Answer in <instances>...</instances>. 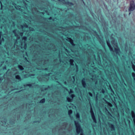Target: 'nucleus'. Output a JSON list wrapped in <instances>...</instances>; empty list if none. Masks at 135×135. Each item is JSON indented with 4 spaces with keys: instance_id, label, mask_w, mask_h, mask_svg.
Listing matches in <instances>:
<instances>
[{
    "instance_id": "obj_39",
    "label": "nucleus",
    "mask_w": 135,
    "mask_h": 135,
    "mask_svg": "<svg viewBox=\"0 0 135 135\" xmlns=\"http://www.w3.org/2000/svg\"><path fill=\"white\" fill-rule=\"evenodd\" d=\"M31 30L32 31H33V28H31Z\"/></svg>"
},
{
    "instance_id": "obj_16",
    "label": "nucleus",
    "mask_w": 135,
    "mask_h": 135,
    "mask_svg": "<svg viewBox=\"0 0 135 135\" xmlns=\"http://www.w3.org/2000/svg\"><path fill=\"white\" fill-rule=\"evenodd\" d=\"M90 113L91 117L95 115H94V114L93 112V111L91 108V109H90Z\"/></svg>"
},
{
    "instance_id": "obj_37",
    "label": "nucleus",
    "mask_w": 135,
    "mask_h": 135,
    "mask_svg": "<svg viewBox=\"0 0 135 135\" xmlns=\"http://www.w3.org/2000/svg\"><path fill=\"white\" fill-rule=\"evenodd\" d=\"M40 13L41 14L44 15V13L43 12H40Z\"/></svg>"
},
{
    "instance_id": "obj_5",
    "label": "nucleus",
    "mask_w": 135,
    "mask_h": 135,
    "mask_svg": "<svg viewBox=\"0 0 135 135\" xmlns=\"http://www.w3.org/2000/svg\"><path fill=\"white\" fill-rule=\"evenodd\" d=\"M81 83L83 87L84 88H86V83L85 81V79L83 78L81 80Z\"/></svg>"
},
{
    "instance_id": "obj_26",
    "label": "nucleus",
    "mask_w": 135,
    "mask_h": 135,
    "mask_svg": "<svg viewBox=\"0 0 135 135\" xmlns=\"http://www.w3.org/2000/svg\"><path fill=\"white\" fill-rule=\"evenodd\" d=\"M68 93H74V92L73 91H69V92H68ZM75 93H82L81 92H75Z\"/></svg>"
},
{
    "instance_id": "obj_17",
    "label": "nucleus",
    "mask_w": 135,
    "mask_h": 135,
    "mask_svg": "<svg viewBox=\"0 0 135 135\" xmlns=\"http://www.w3.org/2000/svg\"><path fill=\"white\" fill-rule=\"evenodd\" d=\"M67 100L68 102H72L73 99L72 98H70L69 97L67 98Z\"/></svg>"
},
{
    "instance_id": "obj_34",
    "label": "nucleus",
    "mask_w": 135,
    "mask_h": 135,
    "mask_svg": "<svg viewBox=\"0 0 135 135\" xmlns=\"http://www.w3.org/2000/svg\"><path fill=\"white\" fill-rule=\"evenodd\" d=\"M3 79V78L2 77H1L0 78V80L1 81H2Z\"/></svg>"
},
{
    "instance_id": "obj_10",
    "label": "nucleus",
    "mask_w": 135,
    "mask_h": 135,
    "mask_svg": "<svg viewBox=\"0 0 135 135\" xmlns=\"http://www.w3.org/2000/svg\"><path fill=\"white\" fill-rule=\"evenodd\" d=\"M65 3L66 4L68 5L69 6H72L74 5V4L73 3L69 2L68 1H66Z\"/></svg>"
},
{
    "instance_id": "obj_49",
    "label": "nucleus",
    "mask_w": 135,
    "mask_h": 135,
    "mask_svg": "<svg viewBox=\"0 0 135 135\" xmlns=\"http://www.w3.org/2000/svg\"><path fill=\"white\" fill-rule=\"evenodd\" d=\"M1 93H3L2 92ZM4 93H6V92H4Z\"/></svg>"
},
{
    "instance_id": "obj_45",
    "label": "nucleus",
    "mask_w": 135,
    "mask_h": 135,
    "mask_svg": "<svg viewBox=\"0 0 135 135\" xmlns=\"http://www.w3.org/2000/svg\"><path fill=\"white\" fill-rule=\"evenodd\" d=\"M94 32L95 33H97V32H96V31H94Z\"/></svg>"
},
{
    "instance_id": "obj_20",
    "label": "nucleus",
    "mask_w": 135,
    "mask_h": 135,
    "mask_svg": "<svg viewBox=\"0 0 135 135\" xmlns=\"http://www.w3.org/2000/svg\"><path fill=\"white\" fill-rule=\"evenodd\" d=\"M72 110L71 109H70L68 111V114L69 115H70L72 113Z\"/></svg>"
},
{
    "instance_id": "obj_38",
    "label": "nucleus",
    "mask_w": 135,
    "mask_h": 135,
    "mask_svg": "<svg viewBox=\"0 0 135 135\" xmlns=\"http://www.w3.org/2000/svg\"><path fill=\"white\" fill-rule=\"evenodd\" d=\"M20 91H16V92H14L13 93H20Z\"/></svg>"
},
{
    "instance_id": "obj_46",
    "label": "nucleus",
    "mask_w": 135,
    "mask_h": 135,
    "mask_svg": "<svg viewBox=\"0 0 135 135\" xmlns=\"http://www.w3.org/2000/svg\"><path fill=\"white\" fill-rule=\"evenodd\" d=\"M64 83L65 84H66V82L65 81V82H64Z\"/></svg>"
},
{
    "instance_id": "obj_6",
    "label": "nucleus",
    "mask_w": 135,
    "mask_h": 135,
    "mask_svg": "<svg viewBox=\"0 0 135 135\" xmlns=\"http://www.w3.org/2000/svg\"><path fill=\"white\" fill-rule=\"evenodd\" d=\"M66 40L69 42L70 44L73 46H75V44L74 43L73 40L70 37H68Z\"/></svg>"
},
{
    "instance_id": "obj_44",
    "label": "nucleus",
    "mask_w": 135,
    "mask_h": 135,
    "mask_svg": "<svg viewBox=\"0 0 135 135\" xmlns=\"http://www.w3.org/2000/svg\"><path fill=\"white\" fill-rule=\"evenodd\" d=\"M108 113L110 115H111L110 113L109 112H108Z\"/></svg>"
},
{
    "instance_id": "obj_30",
    "label": "nucleus",
    "mask_w": 135,
    "mask_h": 135,
    "mask_svg": "<svg viewBox=\"0 0 135 135\" xmlns=\"http://www.w3.org/2000/svg\"><path fill=\"white\" fill-rule=\"evenodd\" d=\"M3 70H6V66H4L3 68Z\"/></svg>"
},
{
    "instance_id": "obj_32",
    "label": "nucleus",
    "mask_w": 135,
    "mask_h": 135,
    "mask_svg": "<svg viewBox=\"0 0 135 135\" xmlns=\"http://www.w3.org/2000/svg\"><path fill=\"white\" fill-rule=\"evenodd\" d=\"M26 43L24 45V48L25 49H26Z\"/></svg>"
},
{
    "instance_id": "obj_18",
    "label": "nucleus",
    "mask_w": 135,
    "mask_h": 135,
    "mask_svg": "<svg viewBox=\"0 0 135 135\" xmlns=\"http://www.w3.org/2000/svg\"><path fill=\"white\" fill-rule=\"evenodd\" d=\"M83 93H91L90 92H84V93L83 92ZM92 93H109L108 92H105L104 91H103L102 92H95L94 91V92H92Z\"/></svg>"
},
{
    "instance_id": "obj_7",
    "label": "nucleus",
    "mask_w": 135,
    "mask_h": 135,
    "mask_svg": "<svg viewBox=\"0 0 135 135\" xmlns=\"http://www.w3.org/2000/svg\"><path fill=\"white\" fill-rule=\"evenodd\" d=\"M117 48H115L114 49L115 52L117 55H119V53L120 52V50L117 46Z\"/></svg>"
},
{
    "instance_id": "obj_50",
    "label": "nucleus",
    "mask_w": 135,
    "mask_h": 135,
    "mask_svg": "<svg viewBox=\"0 0 135 135\" xmlns=\"http://www.w3.org/2000/svg\"><path fill=\"white\" fill-rule=\"evenodd\" d=\"M8 93H11L10 92H8Z\"/></svg>"
},
{
    "instance_id": "obj_52",
    "label": "nucleus",
    "mask_w": 135,
    "mask_h": 135,
    "mask_svg": "<svg viewBox=\"0 0 135 135\" xmlns=\"http://www.w3.org/2000/svg\"><path fill=\"white\" fill-rule=\"evenodd\" d=\"M39 93H41V92H39Z\"/></svg>"
},
{
    "instance_id": "obj_43",
    "label": "nucleus",
    "mask_w": 135,
    "mask_h": 135,
    "mask_svg": "<svg viewBox=\"0 0 135 135\" xmlns=\"http://www.w3.org/2000/svg\"><path fill=\"white\" fill-rule=\"evenodd\" d=\"M95 84H97V81L95 82Z\"/></svg>"
},
{
    "instance_id": "obj_48",
    "label": "nucleus",
    "mask_w": 135,
    "mask_h": 135,
    "mask_svg": "<svg viewBox=\"0 0 135 135\" xmlns=\"http://www.w3.org/2000/svg\"><path fill=\"white\" fill-rule=\"evenodd\" d=\"M57 83H59V81H57Z\"/></svg>"
},
{
    "instance_id": "obj_11",
    "label": "nucleus",
    "mask_w": 135,
    "mask_h": 135,
    "mask_svg": "<svg viewBox=\"0 0 135 135\" xmlns=\"http://www.w3.org/2000/svg\"><path fill=\"white\" fill-rule=\"evenodd\" d=\"M15 78L16 79L20 81L21 80V78L20 75H17L16 76Z\"/></svg>"
},
{
    "instance_id": "obj_35",
    "label": "nucleus",
    "mask_w": 135,
    "mask_h": 135,
    "mask_svg": "<svg viewBox=\"0 0 135 135\" xmlns=\"http://www.w3.org/2000/svg\"><path fill=\"white\" fill-rule=\"evenodd\" d=\"M24 26L26 27H27L28 26L26 24L24 25Z\"/></svg>"
},
{
    "instance_id": "obj_21",
    "label": "nucleus",
    "mask_w": 135,
    "mask_h": 135,
    "mask_svg": "<svg viewBox=\"0 0 135 135\" xmlns=\"http://www.w3.org/2000/svg\"><path fill=\"white\" fill-rule=\"evenodd\" d=\"M108 46L109 47V49L111 51H113V48H112L110 44L109 45H108Z\"/></svg>"
},
{
    "instance_id": "obj_22",
    "label": "nucleus",
    "mask_w": 135,
    "mask_h": 135,
    "mask_svg": "<svg viewBox=\"0 0 135 135\" xmlns=\"http://www.w3.org/2000/svg\"><path fill=\"white\" fill-rule=\"evenodd\" d=\"M2 33L1 32H0V44H1L2 42Z\"/></svg>"
},
{
    "instance_id": "obj_8",
    "label": "nucleus",
    "mask_w": 135,
    "mask_h": 135,
    "mask_svg": "<svg viewBox=\"0 0 135 135\" xmlns=\"http://www.w3.org/2000/svg\"><path fill=\"white\" fill-rule=\"evenodd\" d=\"M25 87H29L31 88L32 87V85L31 83L26 84L23 85Z\"/></svg>"
},
{
    "instance_id": "obj_36",
    "label": "nucleus",
    "mask_w": 135,
    "mask_h": 135,
    "mask_svg": "<svg viewBox=\"0 0 135 135\" xmlns=\"http://www.w3.org/2000/svg\"><path fill=\"white\" fill-rule=\"evenodd\" d=\"M48 70V69L47 68H45L44 69V70H45V71H47V70Z\"/></svg>"
},
{
    "instance_id": "obj_25",
    "label": "nucleus",
    "mask_w": 135,
    "mask_h": 135,
    "mask_svg": "<svg viewBox=\"0 0 135 135\" xmlns=\"http://www.w3.org/2000/svg\"><path fill=\"white\" fill-rule=\"evenodd\" d=\"M107 44L108 46V45H109L110 44V43L109 40H108V41L107 40Z\"/></svg>"
},
{
    "instance_id": "obj_19",
    "label": "nucleus",
    "mask_w": 135,
    "mask_h": 135,
    "mask_svg": "<svg viewBox=\"0 0 135 135\" xmlns=\"http://www.w3.org/2000/svg\"><path fill=\"white\" fill-rule=\"evenodd\" d=\"M69 62L70 63V64L71 65L73 66L74 65V64H73V62H74V60L73 59H70Z\"/></svg>"
},
{
    "instance_id": "obj_9",
    "label": "nucleus",
    "mask_w": 135,
    "mask_h": 135,
    "mask_svg": "<svg viewBox=\"0 0 135 135\" xmlns=\"http://www.w3.org/2000/svg\"><path fill=\"white\" fill-rule=\"evenodd\" d=\"M109 126L110 127L112 130L114 131L115 130L114 126L113 124H109Z\"/></svg>"
},
{
    "instance_id": "obj_40",
    "label": "nucleus",
    "mask_w": 135,
    "mask_h": 135,
    "mask_svg": "<svg viewBox=\"0 0 135 135\" xmlns=\"http://www.w3.org/2000/svg\"><path fill=\"white\" fill-rule=\"evenodd\" d=\"M24 93H28L27 92H24ZM30 93H37L36 92H31Z\"/></svg>"
},
{
    "instance_id": "obj_33",
    "label": "nucleus",
    "mask_w": 135,
    "mask_h": 135,
    "mask_svg": "<svg viewBox=\"0 0 135 135\" xmlns=\"http://www.w3.org/2000/svg\"><path fill=\"white\" fill-rule=\"evenodd\" d=\"M20 34L21 36H22L23 35V33L22 32H20Z\"/></svg>"
},
{
    "instance_id": "obj_24",
    "label": "nucleus",
    "mask_w": 135,
    "mask_h": 135,
    "mask_svg": "<svg viewBox=\"0 0 135 135\" xmlns=\"http://www.w3.org/2000/svg\"><path fill=\"white\" fill-rule=\"evenodd\" d=\"M47 18L49 20H52V21H54V19H52L51 17H50L49 18Z\"/></svg>"
},
{
    "instance_id": "obj_29",
    "label": "nucleus",
    "mask_w": 135,
    "mask_h": 135,
    "mask_svg": "<svg viewBox=\"0 0 135 135\" xmlns=\"http://www.w3.org/2000/svg\"><path fill=\"white\" fill-rule=\"evenodd\" d=\"M45 93H47V92H45ZM48 93H56L55 92H51L50 93V92H48ZM57 93H65V92H57Z\"/></svg>"
},
{
    "instance_id": "obj_47",
    "label": "nucleus",
    "mask_w": 135,
    "mask_h": 135,
    "mask_svg": "<svg viewBox=\"0 0 135 135\" xmlns=\"http://www.w3.org/2000/svg\"><path fill=\"white\" fill-rule=\"evenodd\" d=\"M25 59H26V60H27V58L26 57H25Z\"/></svg>"
},
{
    "instance_id": "obj_53",
    "label": "nucleus",
    "mask_w": 135,
    "mask_h": 135,
    "mask_svg": "<svg viewBox=\"0 0 135 135\" xmlns=\"http://www.w3.org/2000/svg\"><path fill=\"white\" fill-rule=\"evenodd\" d=\"M114 135H116V134Z\"/></svg>"
},
{
    "instance_id": "obj_1",
    "label": "nucleus",
    "mask_w": 135,
    "mask_h": 135,
    "mask_svg": "<svg viewBox=\"0 0 135 135\" xmlns=\"http://www.w3.org/2000/svg\"><path fill=\"white\" fill-rule=\"evenodd\" d=\"M75 124L76 128V131L78 134L80 133V135H84L83 133V130L79 122L75 121Z\"/></svg>"
},
{
    "instance_id": "obj_15",
    "label": "nucleus",
    "mask_w": 135,
    "mask_h": 135,
    "mask_svg": "<svg viewBox=\"0 0 135 135\" xmlns=\"http://www.w3.org/2000/svg\"><path fill=\"white\" fill-rule=\"evenodd\" d=\"M18 68L21 70H24V68L21 65H18Z\"/></svg>"
},
{
    "instance_id": "obj_41",
    "label": "nucleus",
    "mask_w": 135,
    "mask_h": 135,
    "mask_svg": "<svg viewBox=\"0 0 135 135\" xmlns=\"http://www.w3.org/2000/svg\"><path fill=\"white\" fill-rule=\"evenodd\" d=\"M72 78L74 79V80L75 78L74 76H72Z\"/></svg>"
},
{
    "instance_id": "obj_2",
    "label": "nucleus",
    "mask_w": 135,
    "mask_h": 135,
    "mask_svg": "<svg viewBox=\"0 0 135 135\" xmlns=\"http://www.w3.org/2000/svg\"><path fill=\"white\" fill-rule=\"evenodd\" d=\"M36 86L42 91H46L51 88L50 86L49 85H39L37 84Z\"/></svg>"
},
{
    "instance_id": "obj_13",
    "label": "nucleus",
    "mask_w": 135,
    "mask_h": 135,
    "mask_svg": "<svg viewBox=\"0 0 135 135\" xmlns=\"http://www.w3.org/2000/svg\"><path fill=\"white\" fill-rule=\"evenodd\" d=\"M77 119H79L80 118V115L79 113H77L75 115Z\"/></svg>"
},
{
    "instance_id": "obj_51",
    "label": "nucleus",
    "mask_w": 135,
    "mask_h": 135,
    "mask_svg": "<svg viewBox=\"0 0 135 135\" xmlns=\"http://www.w3.org/2000/svg\"><path fill=\"white\" fill-rule=\"evenodd\" d=\"M15 36H16V35H15Z\"/></svg>"
},
{
    "instance_id": "obj_31",
    "label": "nucleus",
    "mask_w": 135,
    "mask_h": 135,
    "mask_svg": "<svg viewBox=\"0 0 135 135\" xmlns=\"http://www.w3.org/2000/svg\"><path fill=\"white\" fill-rule=\"evenodd\" d=\"M33 122L34 123H39V121L38 120L35 121Z\"/></svg>"
},
{
    "instance_id": "obj_3",
    "label": "nucleus",
    "mask_w": 135,
    "mask_h": 135,
    "mask_svg": "<svg viewBox=\"0 0 135 135\" xmlns=\"http://www.w3.org/2000/svg\"><path fill=\"white\" fill-rule=\"evenodd\" d=\"M135 9V3L134 1H132L130 3L128 9L129 12L133 11Z\"/></svg>"
},
{
    "instance_id": "obj_28",
    "label": "nucleus",
    "mask_w": 135,
    "mask_h": 135,
    "mask_svg": "<svg viewBox=\"0 0 135 135\" xmlns=\"http://www.w3.org/2000/svg\"><path fill=\"white\" fill-rule=\"evenodd\" d=\"M16 30H13V33H14L15 34H16Z\"/></svg>"
},
{
    "instance_id": "obj_14",
    "label": "nucleus",
    "mask_w": 135,
    "mask_h": 135,
    "mask_svg": "<svg viewBox=\"0 0 135 135\" xmlns=\"http://www.w3.org/2000/svg\"><path fill=\"white\" fill-rule=\"evenodd\" d=\"M92 118L93 120V121L95 123H96L97 122V120L96 119L95 115L91 117Z\"/></svg>"
},
{
    "instance_id": "obj_27",
    "label": "nucleus",
    "mask_w": 135,
    "mask_h": 135,
    "mask_svg": "<svg viewBox=\"0 0 135 135\" xmlns=\"http://www.w3.org/2000/svg\"><path fill=\"white\" fill-rule=\"evenodd\" d=\"M50 75V74L49 73H48V74H45L44 75L45 76H49Z\"/></svg>"
},
{
    "instance_id": "obj_12",
    "label": "nucleus",
    "mask_w": 135,
    "mask_h": 135,
    "mask_svg": "<svg viewBox=\"0 0 135 135\" xmlns=\"http://www.w3.org/2000/svg\"><path fill=\"white\" fill-rule=\"evenodd\" d=\"M45 98H44L40 100L39 103H44L45 102Z\"/></svg>"
},
{
    "instance_id": "obj_42",
    "label": "nucleus",
    "mask_w": 135,
    "mask_h": 135,
    "mask_svg": "<svg viewBox=\"0 0 135 135\" xmlns=\"http://www.w3.org/2000/svg\"><path fill=\"white\" fill-rule=\"evenodd\" d=\"M30 75L31 76H34V75L33 74H31Z\"/></svg>"
},
{
    "instance_id": "obj_4",
    "label": "nucleus",
    "mask_w": 135,
    "mask_h": 135,
    "mask_svg": "<svg viewBox=\"0 0 135 135\" xmlns=\"http://www.w3.org/2000/svg\"><path fill=\"white\" fill-rule=\"evenodd\" d=\"M4 93H0L1 94H4ZM7 94V95H11L13 94V95L15 94H21L22 95L25 94H26L28 95H32V94H36V95H45V93H5Z\"/></svg>"
},
{
    "instance_id": "obj_23",
    "label": "nucleus",
    "mask_w": 135,
    "mask_h": 135,
    "mask_svg": "<svg viewBox=\"0 0 135 135\" xmlns=\"http://www.w3.org/2000/svg\"><path fill=\"white\" fill-rule=\"evenodd\" d=\"M27 38L26 37L24 36L22 38V40L24 41H26L27 39Z\"/></svg>"
}]
</instances>
